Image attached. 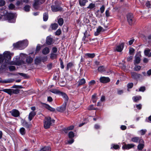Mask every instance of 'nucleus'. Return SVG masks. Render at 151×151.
Listing matches in <instances>:
<instances>
[{"instance_id":"62","label":"nucleus","mask_w":151,"mask_h":151,"mask_svg":"<svg viewBox=\"0 0 151 151\" xmlns=\"http://www.w3.org/2000/svg\"><path fill=\"white\" fill-rule=\"evenodd\" d=\"M133 86V84L132 83H129L127 85V86L128 88H132Z\"/></svg>"},{"instance_id":"20","label":"nucleus","mask_w":151,"mask_h":151,"mask_svg":"<svg viewBox=\"0 0 151 151\" xmlns=\"http://www.w3.org/2000/svg\"><path fill=\"white\" fill-rule=\"evenodd\" d=\"M19 92V90L18 89H11L10 95H11L12 94H17Z\"/></svg>"},{"instance_id":"40","label":"nucleus","mask_w":151,"mask_h":151,"mask_svg":"<svg viewBox=\"0 0 151 151\" xmlns=\"http://www.w3.org/2000/svg\"><path fill=\"white\" fill-rule=\"evenodd\" d=\"M33 60V59L30 56L27 57L26 58V62L28 63H31Z\"/></svg>"},{"instance_id":"24","label":"nucleus","mask_w":151,"mask_h":151,"mask_svg":"<svg viewBox=\"0 0 151 151\" xmlns=\"http://www.w3.org/2000/svg\"><path fill=\"white\" fill-rule=\"evenodd\" d=\"M23 125L27 128H29L31 127L32 124H31L28 123L26 121H24L23 123Z\"/></svg>"},{"instance_id":"26","label":"nucleus","mask_w":151,"mask_h":151,"mask_svg":"<svg viewBox=\"0 0 151 151\" xmlns=\"http://www.w3.org/2000/svg\"><path fill=\"white\" fill-rule=\"evenodd\" d=\"M52 39L49 37H47L46 39V42L47 45H50L52 43Z\"/></svg>"},{"instance_id":"56","label":"nucleus","mask_w":151,"mask_h":151,"mask_svg":"<svg viewBox=\"0 0 151 151\" xmlns=\"http://www.w3.org/2000/svg\"><path fill=\"white\" fill-rule=\"evenodd\" d=\"M23 4L22 1V0H18L16 3L17 6H18L20 5H22Z\"/></svg>"},{"instance_id":"7","label":"nucleus","mask_w":151,"mask_h":151,"mask_svg":"<svg viewBox=\"0 0 151 151\" xmlns=\"http://www.w3.org/2000/svg\"><path fill=\"white\" fill-rule=\"evenodd\" d=\"M45 1V0H35L33 4L34 8L36 9H38L39 5L43 4Z\"/></svg>"},{"instance_id":"19","label":"nucleus","mask_w":151,"mask_h":151,"mask_svg":"<svg viewBox=\"0 0 151 151\" xmlns=\"http://www.w3.org/2000/svg\"><path fill=\"white\" fill-rule=\"evenodd\" d=\"M88 1V0H79V5L81 6H85L86 4Z\"/></svg>"},{"instance_id":"8","label":"nucleus","mask_w":151,"mask_h":151,"mask_svg":"<svg viewBox=\"0 0 151 151\" xmlns=\"http://www.w3.org/2000/svg\"><path fill=\"white\" fill-rule=\"evenodd\" d=\"M124 47V43H122L116 47L114 49V51L121 52L123 50Z\"/></svg>"},{"instance_id":"57","label":"nucleus","mask_w":151,"mask_h":151,"mask_svg":"<svg viewBox=\"0 0 151 151\" xmlns=\"http://www.w3.org/2000/svg\"><path fill=\"white\" fill-rule=\"evenodd\" d=\"M41 46L40 45H38L36 48L35 53H36L38 52L41 49Z\"/></svg>"},{"instance_id":"36","label":"nucleus","mask_w":151,"mask_h":151,"mask_svg":"<svg viewBox=\"0 0 151 151\" xmlns=\"http://www.w3.org/2000/svg\"><path fill=\"white\" fill-rule=\"evenodd\" d=\"M30 6L26 5L24 7V9L26 12H29L30 11Z\"/></svg>"},{"instance_id":"60","label":"nucleus","mask_w":151,"mask_h":151,"mask_svg":"<svg viewBox=\"0 0 151 151\" xmlns=\"http://www.w3.org/2000/svg\"><path fill=\"white\" fill-rule=\"evenodd\" d=\"M18 74L19 75L24 77V78H26L27 77V75L26 74H25V73H18Z\"/></svg>"},{"instance_id":"11","label":"nucleus","mask_w":151,"mask_h":151,"mask_svg":"<svg viewBox=\"0 0 151 151\" xmlns=\"http://www.w3.org/2000/svg\"><path fill=\"white\" fill-rule=\"evenodd\" d=\"M134 145L132 144H125L122 147V148L123 150H129L132 148L134 147Z\"/></svg>"},{"instance_id":"4","label":"nucleus","mask_w":151,"mask_h":151,"mask_svg":"<svg viewBox=\"0 0 151 151\" xmlns=\"http://www.w3.org/2000/svg\"><path fill=\"white\" fill-rule=\"evenodd\" d=\"M15 14L12 13H8L4 16V17L6 18V20H8V22L10 23H14L15 22Z\"/></svg>"},{"instance_id":"5","label":"nucleus","mask_w":151,"mask_h":151,"mask_svg":"<svg viewBox=\"0 0 151 151\" xmlns=\"http://www.w3.org/2000/svg\"><path fill=\"white\" fill-rule=\"evenodd\" d=\"M24 63L23 61L20 60V57L19 56H17L14 58L13 61L10 62L9 63L10 64L15 65H20Z\"/></svg>"},{"instance_id":"51","label":"nucleus","mask_w":151,"mask_h":151,"mask_svg":"<svg viewBox=\"0 0 151 151\" xmlns=\"http://www.w3.org/2000/svg\"><path fill=\"white\" fill-rule=\"evenodd\" d=\"M141 67L140 65H136L134 67V69L136 71H139L140 70Z\"/></svg>"},{"instance_id":"47","label":"nucleus","mask_w":151,"mask_h":151,"mask_svg":"<svg viewBox=\"0 0 151 151\" xmlns=\"http://www.w3.org/2000/svg\"><path fill=\"white\" fill-rule=\"evenodd\" d=\"M69 137L70 138H73L74 136V134L73 132L70 131L68 134Z\"/></svg>"},{"instance_id":"35","label":"nucleus","mask_w":151,"mask_h":151,"mask_svg":"<svg viewBox=\"0 0 151 151\" xmlns=\"http://www.w3.org/2000/svg\"><path fill=\"white\" fill-rule=\"evenodd\" d=\"M58 26V24L56 23H54V24H52L51 25V27L52 29V30H55L56 29Z\"/></svg>"},{"instance_id":"27","label":"nucleus","mask_w":151,"mask_h":151,"mask_svg":"<svg viewBox=\"0 0 151 151\" xmlns=\"http://www.w3.org/2000/svg\"><path fill=\"white\" fill-rule=\"evenodd\" d=\"M85 56L86 58H92L95 57V54L94 53H87L85 54Z\"/></svg>"},{"instance_id":"13","label":"nucleus","mask_w":151,"mask_h":151,"mask_svg":"<svg viewBox=\"0 0 151 151\" xmlns=\"http://www.w3.org/2000/svg\"><path fill=\"white\" fill-rule=\"evenodd\" d=\"M96 83V82L94 80H92L90 81L88 83L89 86L86 89V91L88 92L90 90L91 86L95 84Z\"/></svg>"},{"instance_id":"42","label":"nucleus","mask_w":151,"mask_h":151,"mask_svg":"<svg viewBox=\"0 0 151 151\" xmlns=\"http://www.w3.org/2000/svg\"><path fill=\"white\" fill-rule=\"evenodd\" d=\"M73 65V64L72 63L70 62L68 63L67 65L66 70H68L69 68H71Z\"/></svg>"},{"instance_id":"31","label":"nucleus","mask_w":151,"mask_h":151,"mask_svg":"<svg viewBox=\"0 0 151 151\" xmlns=\"http://www.w3.org/2000/svg\"><path fill=\"white\" fill-rule=\"evenodd\" d=\"M147 130L146 129H142L137 132L138 134H140L141 135H144L146 132Z\"/></svg>"},{"instance_id":"38","label":"nucleus","mask_w":151,"mask_h":151,"mask_svg":"<svg viewBox=\"0 0 151 151\" xmlns=\"http://www.w3.org/2000/svg\"><path fill=\"white\" fill-rule=\"evenodd\" d=\"M48 16L47 13H45L44 14L43 19L44 21H46L48 19Z\"/></svg>"},{"instance_id":"53","label":"nucleus","mask_w":151,"mask_h":151,"mask_svg":"<svg viewBox=\"0 0 151 151\" xmlns=\"http://www.w3.org/2000/svg\"><path fill=\"white\" fill-rule=\"evenodd\" d=\"M95 7V4L92 3H91L87 7L88 9H92Z\"/></svg>"},{"instance_id":"12","label":"nucleus","mask_w":151,"mask_h":151,"mask_svg":"<svg viewBox=\"0 0 151 151\" xmlns=\"http://www.w3.org/2000/svg\"><path fill=\"white\" fill-rule=\"evenodd\" d=\"M52 10L53 12H56L61 10V8L59 6L52 5L51 6Z\"/></svg>"},{"instance_id":"17","label":"nucleus","mask_w":151,"mask_h":151,"mask_svg":"<svg viewBox=\"0 0 151 151\" xmlns=\"http://www.w3.org/2000/svg\"><path fill=\"white\" fill-rule=\"evenodd\" d=\"M150 50L147 49H145L144 51V53L145 55L150 57L151 56V52H150Z\"/></svg>"},{"instance_id":"15","label":"nucleus","mask_w":151,"mask_h":151,"mask_svg":"<svg viewBox=\"0 0 151 151\" xmlns=\"http://www.w3.org/2000/svg\"><path fill=\"white\" fill-rule=\"evenodd\" d=\"M36 112L35 111H32L31 112L29 115L28 118L29 121L32 120L33 118L36 115Z\"/></svg>"},{"instance_id":"45","label":"nucleus","mask_w":151,"mask_h":151,"mask_svg":"<svg viewBox=\"0 0 151 151\" xmlns=\"http://www.w3.org/2000/svg\"><path fill=\"white\" fill-rule=\"evenodd\" d=\"M50 91L53 93L59 94L60 91L55 89H52L50 90Z\"/></svg>"},{"instance_id":"55","label":"nucleus","mask_w":151,"mask_h":151,"mask_svg":"<svg viewBox=\"0 0 151 151\" xmlns=\"http://www.w3.org/2000/svg\"><path fill=\"white\" fill-rule=\"evenodd\" d=\"M41 61L43 62L46 61L47 60V56H44L42 57L41 56Z\"/></svg>"},{"instance_id":"21","label":"nucleus","mask_w":151,"mask_h":151,"mask_svg":"<svg viewBox=\"0 0 151 151\" xmlns=\"http://www.w3.org/2000/svg\"><path fill=\"white\" fill-rule=\"evenodd\" d=\"M41 61V56L37 57L35 59V63L36 65L40 63Z\"/></svg>"},{"instance_id":"29","label":"nucleus","mask_w":151,"mask_h":151,"mask_svg":"<svg viewBox=\"0 0 151 151\" xmlns=\"http://www.w3.org/2000/svg\"><path fill=\"white\" fill-rule=\"evenodd\" d=\"M74 127V126L71 125L66 128H64L63 129V130L65 133H66L68 132V130H71L73 129Z\"/></svg>"},{"instance_id":"43","label":"nucleus","mask_w":151,"mask_h":151,"mask_svg":"<svg viewBox=\"0 0 151 151\" xmlns=\"http://www.w3.org/2000/svg\"><path fill=\"white\" fill-rule=\"evenodd\" d=\"M9 9L15 10V6L12 4H11L9 6Z\"/></svg>"},{"instance_id":"23","label":"nucleus","mask_w":151,"mask_h":151,"mask_svg":"<svg viewBox=\"0 0 151 151\" xmlns=\"http://www.w3.org/2000/svg\"><path fill=\"white\" fill-rule=\"evenodd\" d=\"M45 107L48 110L51 111H54L55 110V109L51 107L49 105L46 104H45Z\"/></svg>"},{"instance_id":"10","label":"nucleus","mask_w":151,"mask_h":151,"mask_svg":"<svg viewBox=\"0 0 151 151\" xmlns=\"http://www.w3.org/2000/svg\"><path fill=\"white\" fill-rule=\"evenodd\" d=\"M100 82L102 83H105L109 82L110 79L108 77H101L99 79Z\"/></svg>"},{"instance_id":"1","label":"nucleus","mask_w":151,"mask_h":151,"mask_svg":"<svg viewBox=\"0 0 151 151\" xmlns=\"http://www.w3.org/2000/svg\"><path fill=\"white\" fill-rule=\"evenodd\" d=\"M11 59V56L9 51H5L3 54H0V63H3L4 60L6 63H8Z\"/></svg>"},{"instance_id":"28","label":"nucleus","mask_w":151,"mask_h":151,"mask_svg":"<svg viewBox=\"0 0 151 151\" xmlns=\"http://www.w3.org/2000/svg\"><path fill=\"white\" fill-rule=\"evenodd\" d=\"M141 99V96H134L132 97V99L134 102H137Z\"/></svg>"},{"instance_id":"46","label":"nucleus","mask_w":151,"mask_h":151,"mask_svg":"<svg viewBox=\"0 0 151 151\" xmlns=\"http://www.w3.org/2000/svg\"><path fill=\"white\" fill-rule=\"evenodd\" d=\"M109 8H108L105 12V14L106 17H107L110 16V13L109 12Z\"/></svg>"},{"instance_id":"9","label":"nucleus","mask_w":151,"mask_h":151,"mask_svg":"<svg viewBox=\"0 0 151 151\" xmlns=\"http://www.w3.org/2000/svg\"><path fill=\"white\" fill-rule=\"evenodd\" d=\"M9 112L14 117H17L19 116V112L16 109H13L10 111Z\"/></svg>"},{"instance_id":"37","label":"nucleus","mask_w":151,"mask_h":151,"mask_svg":"<svg viewBox=\"0 0 151 151\" xmlns=\"http://www.w3.org/2000/svg\"><path fill=\"white\" fill-rule=\"evenodd\" d=\"M139 140V138L138 137H135L131 139V141L134 142H137Z\"/></svg>"},{"instance_id":"59","label":"nucleus","mask_w":151,"mask_h":151,"mask_svg":"<svg viewBox=\"0 0 151 151\" xmlns=\"http://www.w3.org/2000/svg\"><path fill=\"white\" fill-rule=\"evenodd\" d=\"M105 10V7L104 5H102L100 8V10L101 13H103Z\"/></svg>"},{"instance_id":"30","label":"nucleus","mask_w":151,"mask_h":151,"mask_svg":"<svg viewBox=\"0 0 151 151\" xmlns=\"http://www.w3.org/2000/svg\"><path fill=\"white\" fill-rule=\"evenodd\" d=\"M59 95L61 96L65 100H68V97L66 94L65 93L60 91Z\"/></svg>"},{"instance_id":"25","label":"nucleus","mask_w":151,"mask_h":151,"mask_svg":"<svg viewBox=\"0 0 151 151\" xmlns=\"http://www.w3.org/2000/svg\"><path fill=\"white\" fill-rule=\"evenodd\" d=\"M86 82L85 80L83 78L80 80L78 82V86H80L84 84Z\"/></svg>"},{"instance_id":"41","label":"nucleus","mask_w":151,"mask_h":151,"mask_svg":"<svg viewBox=\"0 0 151 151\" xmlns=\"http://www.w3.org/2000/svg\"><path fill=\"white\" fill-rule=\"evenodd\" d=\"M64 22L63 20V18H59L58 20V23L60 26H61L63 24Z\"/></svg>"},{"instance_id":"16","label":"nucleus","mask_w":151,"mask_h":151,"mask_svg":"<svg viewBox=\"0 0 151 151\" xmlns=\"http://www.w3.org/2000/svg\"><path fill=\"white\" fill-rule=\"evenodd\" d=\"M104 30L101 27L99 26L97 29L96 32H95L94 35L95 36H97L99 34L101 31H104Z\"/></svg>"},{"instance_id":"2","label":"nucleus","mask_w":151,"mask_h":151,"mask_svg":"<svg viewBox=\"0 0 151 151\" xmlns=\"http://www.w3.org/2000/svg\"><path fill=\"white\" fill-rule=\"evenodd\" d=\"M28 42L27 40L19 41L16 43H14L13 45L14 47L17 48L20 50L24 49L28 45Z\"/></svg>"},{"instance_id":"14","label":"nucleus","mask_w":151,"mask_h":151,"mask_svg":"<svg viewBox=\"0 0 151 151\" xmlns=\"http://www.w3.org/2000/svg\"><path fill=\"white\" fill-rule=\"evenodd\" d=\"M127 20L130 25H132V19L133 16L132 14L129 13L127 15Z\"/></svg>"},{"instance_id":"54","label":"nucleus","mask_w":151,"mask_h":151,"mask_svg":"<svg viewBox=\"0 0 151 151\" xmlns=\"http://www.w3.org/2000/svg\"><path fill=\"white\" fill-rule=\"evenodd\" d=\"M88 109L89 110H96V109L94 107L93 105H91L88 106Z\"/></svg>"},{"instance_id":"22","label":"nucleus","mask_w":151,"mask_h":151,"mask_svg":"<svg viewBox=\"0 0 151 151\" xmlns=\"http://www.w3.org/2000/svg\"><path fill=\"white\" fill-rule=\"evenodd\" d=\"M50 52L49 49L47 47H45L42 50V53L44 55L48 54Z\"/></svg>"},{"instance_id":"50","label":"nucleus","mask_w":151,"mask_h":151,"mask_svg":"<svg viewBox=\"0 0 151 151\" xmlns=\"http://www.w3.org/2000/svg\"><path fill=\"white\" fill-rule=\"evenodd\" d=\"M97 100L96 98V94H94L92 96V101L93 103H95Z\"/></svg>"},{"instance_id":"33","label":"nucleus","mask_w":151,"mask_h":151,"mask_svg":"<svg viewBox=\"0 0 151 151\" xmlns=\"http://www.w3.org/2000/svg\"><path fill=\"white\" fill-rule=\"evenodd\" d=\"M140 58L139 56H136L135 57V59L134 62V64H138L140 63Z\"/></svg>"},{"instance_id":"18","label":"nucleus","mask_w":151,"mask_h":151,"mask_svg":"<svg viewBox=\"0 0 151 151\" xmlns=\"http://www.w3.org/2000/svg\"><path fill=\"white\" fill-rule=\"evenodd\" d=\"M66 104H65L63 105L62 106L60 107H58L57 109V110L60 112H63L64 111L66 108Z\"/></svg>"},{"instance_id":"32","label":"nucleus","mask_w":151,"mask_h":151,"mask_svg":"<svg viewBox=\"0 0 151 151\" xmlns=\"http://www.w3.org/2000/svg\"><path fill=\"white\" fill-rule=\"evenodd\" d=\"M99 72L103 73L105 71V68L103 66L99 67L98 69Z\"/></svg>"},{"instance_id":"39","label":"nucleus","mask_w":151,"mask_h":151,"mask_svg":"<svg viewBox=\"0 0 151 151\" xmlns=\"http://www.w3.org/2000/svg\"><path fill=\"white\" fill-rule=\"evenodd\" d=\"M119 148V146L117 145L112 144L111 145V149L114 148L115 150H116Z\"/></svg>"},{"instance_id":"6","label":"nucleus","mask_w":151,"mask_h":151,"mask_svg":"<svg viewBox=\"0 0 151 151\" xmlns=\"http://www.w3.org/2000/svg\"><path fill=\"white\" fill-rule=\"evenodd\" d=\"M132 78L135 80L140 79H143L142 76L140 74L134 72H131Z\"/></svg>"},{"instance_id":"64","label":"nucleus","mask_w":151,"mask_h":151,"mask_svg":"<svg viewBox=\"0 0 151 151\" xmlns=\"http://www.w3.org/2000/svg\"><path fill=\"white\" fill-rule=\"evenodd\" d=\"M134 51V49L132 48H131L129 49V53L130 55H132Z\"/></svg>"},{"instance_id":"48","label":"nucleus","mask_w":151,"mask_h":151,"mask_svg":"<svg viewBox=\"0 0 151 151\" xmlns=\"http://www.w3.org/2000/svg\"><path fill=\"white\" fill-rule=\"evenodd\" d=\"M20 132L22 135H24L25 133V129L23 127L21 128L20 129Z\"/></svg>"},{"instance_id":"52","label":"nucleus","mask_w":151,"mask_h":151,"mask_svg":"<svg viewBox=\"0 0 151 151\" xmlns=\"http://www.w3.org/2000/svg\"><path fill=\"white\" fill-rule=\"evenodd\" d=\"M144 145L142 144H139L137 146V148L139 150H141L143 148Z\"/></svg>"},{"instance_id":"34","label":"nucleus","mask_w":151,"mask_h":151,"mask_svg":"<svg viewBox=\"0 0 151 151\" xmlns=\"http://www.w3.org/2000/svg\"><path fill=\"white\" fill-rule=\"evenodd\" d=\"M58 55L56 54L52 53L50 54V58L53 60L56 59Z\"/></svg>"},{"instance_id":"61","label":"nucleus","mask_w":151,"mask_h":151,"mask_svg":"<svg viewBox=\"0 0 151 151\" xmlns=\"http://www.w3.org/2000/svg\"><path fill=\"white\" fill-rule=\"evenodd\" d=\"M9 68L10 71L14 70L16 69L15 67L14 66H9Z\"/></svg>"},{"instance_id":"63","label":"nucleus","mask_w":151,"mask_h":151,"mask_svg":"<svg viewBox=\"0 0 151 151\" xmlns=\"http://www.w3.org/2000/svg\"><path fill=\"white\" fill-rule=\"evenodd\" d=\"M60 65L61 68L62 69H63L64 68V66L63 65V62L61 59H60Z\"/></svg>"},{"instance_id":"3","label":"nucleus","mask_w":151,"mask_h":151,"mask_svg":"<svg viewBox=\"0 0 151 151\" xmlns=\"http://www.w3.org/2000/svg\"><path fill=\"white\" fill-rule=\"evenodd\" d=\"M55 120L53 119L52 120L51 118L50 117H45L44 120V127L45 129H48L50 128L52 124V122H54Z\"/></svg>"},{"instance_id":"49","label":"nucleus","mask_w":151,"mask_h":151,"mask_svg":"<svg viewBox=\"0 0 151 151\" xmlns=\"http://www.w3.org/2000/svg\"><path fill=\"white\" fill-rule=\"evenodd\" d=\"M145 86H142L139 89V90H138V89H136V91H139L143 92L145 91Z\"/></svg>"},{"instance_id":"58","label":"nucleus","mask_w":151,"mask_h":151,"mask_svg":"<svg viewBox=\"0 0 151 151\" xmlns=\"http://www.w3.org/2000/svg\"><path fill=\"white\" fill-rule=\"evenodd\" d=\"M61 33V31L60 29H58L55 32L56 35H60Z\"/></svg>"},{"instance_id":"44","label":"nucleus","mask_w":151,"mask_h":151,"mask_svg":"<svg viewBox=\"0 0 151 151\" xmlns=\"http://www.w3.org/2000/svg\"><path fill=\"white\" fill-rule=\"evenodd\" d=\"M1 91H3V92L7 93L9 95H10L11 89H5L1 90Z\"/></svg>"}]
</instances>
